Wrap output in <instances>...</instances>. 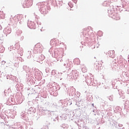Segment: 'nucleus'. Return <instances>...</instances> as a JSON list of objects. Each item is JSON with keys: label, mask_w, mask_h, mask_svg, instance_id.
I'll return each instance as SVG.
<instances>
[{"label": "nucleus", "mask_w": 129, "mask_h": 129, "mask_svg": "<svg viewBox=\"0 0 129 129\" xmlns=\"http://www.w3.org/2000/svg\"><path fill=\"white\" fill-rule=\"evenodd\" d=\"M33 6V0H25L23 6L24 8H30Z\"/></svg>", "instance_id": "obj_1"}, {"label": "nucleus", "mask_w": 129, "mask_h": 129, "mask_svg": "<svg viewBox=\"0 0 129 129\" xmlns=\"http://www.w3.org/2000/svg\"><path fill=\"white\" fill-rule=\"evenodd\" d=\"M114 53L115 52L114 50H109V51H108V55H109L111 58H114V57H115Z\"/></svg>", "instance_id": "obj_2"}, {"label": "nucleus", "mask_w": 129, "mask_h": 129, "mask_svg": "<svg viewBox=\"0 0 129 129\" xmlns=\"http://www.w3.org/2000/svg\"><path fill=\"white\" fill-rule=\"evenodd\" d=\"M49 2H51L52 5H55L57 4L56 0H48V3L49 4Z\"/></svg>", "instance_id": "obj_3"}, {"label": "nucleus", "mask_w": 129, "mask_h": 129, "mask_svg": "<svg viewBox=\"0 0 129 129\" xmlns=\"http://www.w3.org/2000/svg\"><path fill=\"white\" fill-rule=\"evenodd\" d=\"M97 35L99 37H101V36H102V32L101 31H99L97 33Z\"/></svg>", "instance_id": "obj_4"}, {"label": "nucleus", "mask_w": 129, "mask_h": 129, "mask_svg": "<svg viewBox=\"0 0 129 129\" xmlns=\"http://www.w3.org/2000/svg\"><path fill=\"white\" fill-rule=\"evenodd\" d=\"M74 1V3H75V4H76L77 3V0H72Z\"/></svg>", "instance_id": "obj_5"}, {"label": "nucleus", "mask_w": 129, "mask_h": 129, "mask_svg": "<svg viewBox=\"0 0 129 129\" xmlns=\"http://www.w3.org/2000/svg\"><path fill=\"white\" fill-rule=\"evenodd\" d=\"M2 26L0 25V30H2Z\"/></svg>", "instance_id": "obj_6"}, {"label": "nucleus", "mask_w": 129, "mask_h": 129, "mask_svg": "<svg viewBox=\"0 0 129 129\" xmlns=\"http://www.w3.org/2000/svg\"><path fill=\"white\" fill-rule=\"evenodd\" d=\"M19 17H20V16H17V18H19Z\"/></svg>", "instance_id": "obj_7"}]
</instances>
